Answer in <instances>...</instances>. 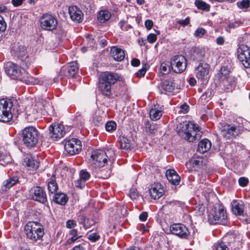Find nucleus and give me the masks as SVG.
I'll list each match as a JSON object with an SVG mask.
<instances>
[{"label": "nucleus", "instance_id": "nucleus-53", "mask_svg": "<svg viewBox=\"0 0 250 250\" xmlns=\"http://www.w3.org/2000/svg\"><path fill=\"white\" fill-rule=\"evenodd\" d=\"M215 250H229V249L225 242L223 241L216 244Z\"/></svg>", "mask_w": 250, "mask_h": 250}, {"label": "nucleus", "instance_id": "nucleus-5", "mask_svg": "<svg viewBox=\"0 0 250 250\" xmlns=\"http://www.w3.org/2000/svg\"><path fill=\"white\" fill-rule=\"evenodd\" d=\"M112 154L114 155V151L112 149H109L106 152L102 150H96L93 151L91 158L93 164L96 167H103L107 162V159L109 157H111Z\"/></svg>", "mask_w": 250, "mask_h": 250}, {"label": "nucleus", "instance_id": "nucleus-61", "mask_svg": "<svg viewBox=\"0 0 250 250\" xmlns=\"http://www.w3.org/2000/svg\"><path fill=\"white\" fill-rule=\"evenodd\" d=\"M176 172L173 169H168L166 171V175L168 181H172L171 178Z\"/></svg>", "mask_w": 250, "mask_h": 250}, {"label": "nucleus", "instance_id": "nucleus-43", "mask_svg": "<svg viewBox=\"0 0 250 250\" xmlns=\"http://www.w3.org/2000/svg\"><path fill=\"white\" fill-rule=\"evenodd\" d=\"M42 104L43 109L45 110L48 114H50L53 111V109L50 103L45 100H42Z\"/></svg>", "mask_w": 250, "mask_h": 250}, {"label": "nucleus", "instance_id": "nucleus-49", "mask_svg": "<svg viewBox=\"0 0 250 250\" xmlns=\"http://www.w3.org/2000/svg\"><path fill=\"white\" fill-rule=\"evenodd\" d=\"M96 222L94 220H83V227L85 229H90L94 226Z\"/></svg>", "mask_w": 250, "mask_h": 250}, {"label": "nucleus", "instance_id": "nucleus-40", "mask_svg": "<svg viewBox=\"0 0 250 250\" xmlns=\"http://www.w3.org/2000/svg\"><path fill=\"white\" fill-rule=\"evenodd\" d=\"M11 161L10 155L7 153L0 152V165L5 166Z\"/></svg>", "mask_w": 250, "mask_h": 250}, {"label": "nucleus", "instance_id": "nucleus-1", "mask_svg": "<svg viewBox=\"0 0 250 250\" xmlns=\"http://www.w3.org/2000/svg\"><path fill=\"white\" fill-rule=\"evenodd\" d=\"M122 80L117 74L112 72H105L100 75L99 79L98 89L101 93L108 97L111 95V85Z\"/></svg>", "mask_w": 250, "mask_h": 250}, {"label": "nucleus", "instance_id": "nucleus-11", "mask_svg": "<svg viewBox=\"0 0 250 250\" xmlns=\"http://www.w3.org/2000/svg\"><path fill=\"white\" fill-rule=\"evenodd\" d=\"M209 64L204 62H200L195 70L197 78L202 82L207 81L209 78Z\"/></svg>", "mask_w": 250, "mask_h": 250}, {"label": "nucleus", "instance_id": "nucleus-56", "mask_svg": "<svg viewBox=\"0 0 250 250\" xmlns=\"http://www.w3.org/2000/svg\"><path fill=\"white\" fill-rule=\"evenodd\" d=\"M74 121L77 122L78 124H80V125H82L84 123V120L82 116V115L77 113L76 115L75 116V119H74Z\"/></svg>", "mask_w": 250, "mask_h": 250}, {"label": "nucleus", "instance_id": "nucleus-37", "mask_svg": "<svg viewBox=\"0 0 250 250\" xmlns=\"http://www.w3.org/2000/svg\"><path fill=\"white\" fill-rule=\"evenodd\" d=\"M18 178L17 176L10 178L3 182V186L5 189H8L16 185L18 183Z\"/></svg>", "mask_w": 250, "mask_h": 250}, {"label": "nucleus", "instance_id": "nucleus-45", "mask_svg": "<svg viewBox=\"0 0 250 250\" xmlns=\"http://www.w3.org/2000/svg\"><path fill=\"white\" fill-rule=\"evenodd\" d=\"M250 0H242L237 2V5L240 9H247L250 6Z\"/></svg>", "mask_w": 250, "mask_h": 250}, {"label": "nucleus", "instance_id": "nucleus-64", "mask_svg": "<svg viewBox=\"0 0 250 250\" xmlns=\"http://www.w3.org/2000/svg\"><path fill=\"white\" fill-rule=\"evenodd\" d=\"M145 25L146 28L149 30H150L153 25V22L152 20H146L145 22Z\"/></svg>", "mask_w": 250, "mask_h": 250}, {"label": "nucleus", "instance_id": "nucleus-22", "mask_svg": "<svg viewBox=\"0 0 250 250\" xmlns=\"http://www.w3.org/2000/svg\"><path fill=\"white\" fill-rule=\"evenodd\" d=\"M80 177L74 181V186L78 188H82L85 186V182L90 178V174L85 170H81L79 172Z\"/></svg>", "mask_w": 250, "mask_h": 250}, {"label": "nucleus", "instance_id": "nucleus-12", "mask_svg": "<svg viewBox=\"0 0 250 250\" xmlns=\"http://www.w3.org/2000/svg\"><path fill=\"white\" fill-rule=\"evenodd\" d=\"M229 250H238L241 245L242 238L240 235L229 234L223 238Z\"/></svg>", "mask_w": 250, "mask_h": 250}, {"label": "nucleus", "instance_id": "nucleus-18", "mask_svg": "<svg viewBox=\"0 0 250 250\" xmlns=\"http://www.w3.org/2000/svg\"><path fill=\"white\" fill-rule=\"evenodd\" d=\"M227 217L226 211L221 205L218 208L216 207L211 208L208 214V219H227Z\"/></svg>", "mask_w": 250, "mask_h": 250}, {"label": "nucleus", "instance_id": "nucleus-30", "mask_svg": "<svg viewBox=\"0 0 250 250\" xmlns=\"http://www.w3.org/2000/svg\"><path fill=\"white\" fill-rule=\"evenodd\" d=\"M47 188L48 191L51 193H55L58 189L56 177L54 174L48 180Z\"/></svg>", "mask_w": 250, "mask_h": 250}, {"label": "nucleus", "instance_id": "nucleus-19", "mask_svg": "<svg viewBox=\"0 0 250 250\" xmlns=\"http://www.w3.org/2000/svg\"><path fill=\"white\" fill-rule=\"evenodd\" d=\"M164 193V188L160 183H154L151 185L149 194L152 198L158 199L163 195Z\"/></svg>", "mask_w": 250, "mask_h": 250}, {"label": "nucleus", "instance_id": "nucleus-34", "mask_svg": "<svg viewBox=\"0 0 250 250\" xmlns=\"http://www.w3.org/2000/svg\"><path fill=\"white\" fill-rule=\"evenodd\" d=\"M145 130L149 134H153L158 129L157 124H151L149 121L145 122Z\"/></svg>", "mask_w": 250, "mask_h": 250}, {"label": "nucleus", "instance_id": "nucleus-57", "mask_svg": "<svg viewBox=\"0 0 250 250\" xmlns=\"http://www.w3.org/2000/svg\"><path fill=\"white\" fill-rule=\"evenodd\" d=\"M238 182L239 185L241 187H244L248 185L249 183V180L246 177H242L239 179Z\"/></svg>", "mask_w": 250, "mask_h": 250}, {"label": "nucleus", "instance_id": "nucleus-15", "mask_svg": "<svg viewBox=\"0 0 250 250\" xmlns=\"http://www.w3.org/2000/svg\"><path fill=\"white\" fill-rule=\"evenodd\" d=\"M30 196L34 200L41 203H45L47 200L46 195L44 190L40 187L34 186L29 190Z\"/></svg>", "mask_w": 250, "mask_h": 250}, {"label": "nucleus", "instance_id": "nucleus-44", "mask_svg": "<svg viewBox=\"0 0 250 250\" xmlns=\"http://www.w3.org/2000/svg\"><path fill=\"white\" fill-rule=\"evenodd\" d=\"M207 222L210 226L221 224L227 225L228 224V220H207Z\"/></svg>", "mask_w": 250, "mask_h": 250}, {"label": "nucleus", "instance_id": "nucleus-42", "mask_svg": "<svg viewBox=\"0 0 250 250\" xmlns=\"http://www.w3.org/2000/svg\"><path fill=\"white\" fill-rule=\"evenodd\" d=\"M15 55L20 59L24 58L25 56V48L23 45H20L15 52Z\"/></svg>", "mask_w": 250, "mask_h": 250}, {"label": "nucleus", "instance_id": "nucleus-29", "mask_svg": "<svg viewBox=\"0 0 250 250\" xmlns=\"http://www.w3.org/2000/svg\"><path fill=\"white\" fill-rule=\"evenodd\" d=\"M211 146L210 141L205 139L201 141L198 144V151L201 153H204L209 150Z\"/></svg>", "mask_w": 250, "mask_h": 250}, {"label": "nucleus", "instance_id": "nucleus-23", "mask_svg": "<svg viewBox=\"0 0 250 250\" xmlns=\"http://www.w3.org/2000/svg\"><path fill=\"white\" fill-rule=\"evenodd\" d=\"M110 56L116 61H123L125 57L124 50L117 46H112L110 51Z\"/></svg>", "mask_w": 250, "mask_h": 250}, {"label": "nucleus", "instance_id": "nucleus-7", "mask_svg": "<svg viewBox=\"0 0 250 250\" xmlns=\"http://www.w3.org/2000/svg\"><path fill=\"white\" fill-rule=\"evenodd\" d=\"M41 28L46 31H53L57 28L58 21L51 14H43L40 19Z\"/></svg>", "mask_w": 250, "mask_h": 250}, {"label": "nucleus", "instance_id": "nucleus-54", "mask_svg": "<svg viewBox=\"0 0 250 250\" xmlns=\"http://www.w3.org/2000/svg\"><path fill=\"white\" fill-rule=\"evenodd\" d=\"M211 89H208L201 97V100L208 101L212 96Z\"/></svg>", "mask_w": 250, "mask_h": 250}, {"label": "nucleus", "instance_id": "nucleus-26", "mask_svg": "<svg viewBox=\"0 0 250 250\" xmlns=\"http://www.w3.org/2000/svg\"><path fill=\"white\" fill-rule=\"evenodd\" d=\"M21 81L27 84H42L43 82L31 76L28 72L23 71L20 78Z\"/></svg>", "mask_w": 250, "mask_h": 250}, {"label": "nucleus", "instance_id": "nucleus-63", "mask_svg": "<svg viewBox=\"0 0 250 250\" xmlns=\"http://www.w3.org/2000/svg\"><path fill=\"white\" fill-rule=\"evenodd\" d=\"M138 193L135 189H131L130 191V197L132 199H136L138 197Z\"/></svg>", "mask_w": 250, "mask_h": 250}, {"label": "nucleus", "instance_id": "nucleus-25", "mask_svg": "<svg viewBox=\"0 0 250 250\" xmlns=\"http://www.w3.org/2000/svg\"><path fill=\"white\" fill-rule=\"evenodd\" d=\"M176 87L173 80H166L161 83L160 88L166 94L173 92Z\"/></svg>", "mask_w": 250, "mask_h": 250}, {"label": "nucleus", "instance_id": "nucleus-16", "mask_svg": "<svg viewBox=\"0 0 250 250\" xmlns=\"http://www.w3.org/2000/svg\"><path fill=\"white\" fill-rule=\"evenodd\" d=\"M5 71L8 75L13 79L21 77L22 73L21 67L11 62H8L5 64Z\"/></svg>", "mask_w": 250, "mask_h": 250}, {"label": "nucleus", "instance_id": "nucleus-8", "mask_svg": "<svg viewBox=\"0 0 250 250\" xmlns=\"http://www.w3.org/2000/svg\"><path fill=\"white\" fill-rule=\"evenodd\" d=\"M237 58L246 68L250 67V48L246 45L242 44L237 49Z\"/></svg>", "mask_w": 250, "mask_h": 250}, {"label": "nucleus", "instance_id": "nucleus-51", "mask_svg": "<svg viewBox=\"0 0 250 250\" xmlns=\"http://www.w3.org/2000/svg\"><path fill=\"white\" fill-rule=\"evenodd\" d=\"M21 65L23 68H28L31 64V61L27 57L21 59Z\"/></svg>", "mask_w": 250, "mask_h": 250}, {"label": "nucleus", "instance_id": "nucleus-36", "mask_svg": "<svg viewBox=\"0 0 250 250\" xmlns=\"http://www.w3.org/2000/svg\"><path fill=\"white\" fill-rule=\"evenodd\" d=\"M69 234L71 237L68 239L66 243L67 244H71L74 243L77 239L81 237L78 235V230L76 229H72L69 231Z\"/></svg>", "mask_w": 250, "mask_h": 250}, {"label": "nucleus", "instance_id": "nucleus-39", "mask_svg": "<svg viewBox=\"0 0 250 250\" xmlns=\"http://www.w3.org/2000/svg\"><path fill=\"white\" fill-rule=\"evenodd\" d=\"M195 5L199 9L205 11H209L210 6L202 0H195Z\"/></svg>", "mask_w": 250, "mask_h": 250}, {"label": "nucleus", "instance_id": "nucleus-60", "mask_svg": "<svg viewBox=\"0 0 250 250\" xmlns=\"http://www.w3.org/2000/svg\"><path fill=\"white\" fill-rule=\"evenodd\" d=\"M157 40L156 35L155 34H149L147 37V40L150 43H154Z\"/></svg>", "mask_w": 250, "mask_h": 250}, {"label": "nucleus", "instance_id": "nucleus-32", "mask_svg": "<svg viewBox=\"0 0 250 250\" xmlns=\"http://www.w3.org/2000/svg\"><path fill=\"white\" fill-rule=\"evenodd\" d=\"M110 13L106 10L100 11L97 16L98 20L101 23H104L108 21L111 17Z\"/></svg>", "mask_w": 250, "mask_h": 250}, {"label": "nucleus", "instance_id": "nucleus-14", "mask_svg": "<svg viewBox=\"0 0 250 250\" xmlns=\"http://www.w3.org/2000/svg\"><path fill=\"white\" fill-rule=\"evenodd\" d=\"M50 137L57 140L64 136L65 134V127L60 123L52 124L49 127Z\"/></svg>", "mask_w": 250, "mask_h": 250}, {"label": "nucleus", "instance_id": "nucleus-52", "mask_svg": "<svg viewBox=\"0 0 250 250\" xmlns=\"http://www.w3.org/2000/svg\"><path fill=\"white\" fill-rule=\"evenodd\" d=\"M224 83H229L231 87H233L235 84V81L233 77L231 76H228V77L224 79Z\"/></svg>", "mask_w": 250, "mask_h": 250}, {"label": "nucleus", "instance_id": "nucleus-3", "mask_svg": "<svg viewBox=\"0 0 250 250\" xmlns=\"http://www.w3.org/2000/svg\"><path fill=\"white\" fill-rule=\"evenodd\" d=\"M24 232L27 238L33 242L42 240L44 234L42 225L35 221H29L26 224Z\"/></svg>", "mask_w": 250, "mask_h": 250}, {"label": "nucleus", "instance_id": "nucleus-17", "mask_svg": "<svg viewBox=\"0 0 250 250\" xmlns=\"http://www.w3.org/2000/svg\"><path fill=\"white\" fill-rule=\"evenodd\" d=\"M78 63L76 62H72L66 66L62 68L61 72L65 77L73 78L78 71Z\"/></svg>", "mask_w": 250, "mask_h": 250}, {"label": "nucleus", "instance_id": "nucleus-58", "mask_svg": "<svg viewBox=\"0 0 250 250\" xmlns=\"http://www.w3.org/2000/svg\"><path fill=\"white\" fill-rule=\"evenodd\" d=\"M205 30L203 28H198L194 33V35L196 37H202L205 33Z\"/></svg>", "mask_w": 250, "mask_h": 250}, {"label": "nucleus", "instance_id": "nucleus-33", "mask_svg": "<svg viewBox=\"0 0 250 250\" xmlns=\"http://www.w3.org/2000/svg\"><path fill=\"white\" fill-rule=\"evenodd\" d=\"M232 211L235 215H241L243 214L244 211V207L243 205L240 204L236 201L233 202L232 204Z\"/></svg>", "mask_w": 250, "mask_h": 250}, {"label": "nucleus", "instance_id": "nucleus-27", "mask_svg": "<svg viewBox=\"0 0 250 250\" xmlns=\"http://www.w3.org/2000/svg\"><path fill=\"white\" fill-rule=\"evenodd\" d=\"M36 107V105H35L32 107H28L26 109V118L30 122H32L36 120L39 117V111Z\"/></svg>", "mask_w": 250, "mask_h": 250}, {"label": "nucleus", "instance_id": "nucleus-24", "mask_svg": "<svg viewBox=\"0 0 250 250\" xmlns=\"http://www.w3.org/2000/svg\"><path fill=\"white\" fill-rule=\"evenodd\" d=\"M23 165L29 170H35L39 167V162L31 154H27L25 156Z\"/></svg>", "mask_w": 250, "mask_h": 250}, {"label": "nucleus", "instance_id": "nucleus-41", "mask_svg": "<svg viewBox=\"0 0 250 250\" xmlns=\"http://www.w3.org/2000/svg\"><path fill=\"white\" fill-rule=\"evenodd\" d=\"M171 69V62H163L160 65V70L163 74H168Z\"/></svg>", "mask_w": 250, "mask_h": 250}, {"label": "nucleus", "instance_id": "nucleus-46", "mask_svg": "<svg viewBox=\"0 0 250 250\" xmlns=\"http://www.w3.org/2000/svg\"><path fill=\"white\" fill-rule=\"evenodd\" d=\"M88 239L92 242H95L100 238V235L97 232L87 234Z\"/></svg>", "mask_w": 250, "mask_h": 250}, {"label": "nucleus", "instance_id": "nucleus-10", "mask_svg": "<svg viewBox=\"0 0 250 250\" xmlns=\"http://www.w3.org/2000/svg\"><path fill=\"white\" fill-rule=\"evenodd\" d=\"M64 149L70 155L77 154L82 149L81 142L76 138L68 140L65 142Z\"/></svg>", "mask_w": 250, "mask_h": 250}, {"label": "nucleus", "instance_id": "nucleus-6", "mask_svg": "<svg viewBox=\"0 0 250 250\" xmlns=\"http://www.w3.org/2000/svg\"><path fill=\"white\" fill-rule=\"evenodd\" d=\"M13 103L10 100H0V122L7 123L13 118L11 112Z\"/></svg>", "mask_w": 250, "mask_h": 250}, {"label": "nucleus", "instance_id": "nucleus-31", "mask_svg": "<svg viewBox=\"0 0 250 250\" xmlns=\"http://www.w3.org/2000/svg\"><path fill=\"white\" fill-rule=\"evenodd\" d=\"M53 201L58 204L64 205L68 201V197L66 194L63 193H55Z\"/></svg>", "mask_w": 250, "mask_h": 250}, {"label": "nucleus", "instance_id": "nucleus-9", "mask_svg": "<svg viewBox=\"0 0 250 250\" xmlns=\"http://www.w3.org/2000/svg\"><path fill=\"white\" fill-rule=\"evenodd\" d=\"M171 69L177 73L183 72L187 67V60L183 55H177L173 57L171 61Z\"/></svg>", "mask_w": 250, "mask_h": 250}, {"label": "nucleus", "instance_id": "nucleus-28", "mask_svg": "<svg viewBox=\"0 0 250 250\" xmlns=\"http://www.w3.org/2000/svg\"><path fill=\"white\" fill-rule=\"evenodd\" d=\"M163 111L159 105H154L152 106L149 111L150 118L153 121H157L162 116Z\"/></svg>", "mask_w": 250, "mask_h": 250}, {"label": "nucleus", "instance_id": "nucleus-55", "mask_svg": "<svg viewBox=\"0 0 250 250\" xmlns=\"http://www.w3.org/2000/svg\"><path fill=\"white\" fill-rule=\"evenodd\" d=\"M171 178H172V181H169L172 184H173L174 185H177L179 184L180 180V177L177 174V173H176L175 174L173 175V176H172Z\"/></svg>", "mask_w": 250, "mask_h": 250}, {"label": "nucleus", "instance_id": "nucleus-13", "mask_svg": "<svg viewBox=\"0 0 250 250\" xmlns=\"http://www.w3.org/2000/svg\"><path fill=\"white\" fill-rule=\"evenodd\" d=\"M170 230L172 234L181 238H187L189 233L187 227L181 223L171 225L170 227Z\"/></svg>", "mask_w": 250, "mask_h": 250}, {"label": "nucleus", "instance_id": "nucleus-2", "mask_svg": "<svg viewBox=\"0 0 250 250\" xmlns=\"http://www.w3.org/2000/svg\"><path fill=\"white\" fill-rule=\"evenodd\" d=\"M179 135L185 134L184 138L188 142H192L200 136V132L198 125L191 122H185L177 125Z\"/></svg>", "mask_w": 250, "mask_h": 250}, {"label": "nucleus", "instance_id": "nucleus-62", "mask_svg": "<svg viewBox=\"0 0 250 250\" xmlns=\"http://www.w3.org/2000/svg\"><path fill=\"white\" fill-rule=\"evenodd\" d=\"M76 222L74 220H68L66 226L67 228L71 229L76 226Z\"/></svg>", "mask_w": 250, "mask_h": 250}, {"label": "nucleus", "instance_id": "nucleus-35", "mask_svg": "<svg viewBox=\"0 0 250 250\" xmlns=\"http://www.w3.org/2000/svg\"><path fill=\"white\" fill-rule=\"evenodd\" d=\"M102 168L101 169H100L99 171L97 172V176L100 178L102 179H107L108 178L110 175L111 173V170L110 168L105 167V168H102L100 167V168Z\"/></svg>", "mask_w": 250, "mask_h": 250}, {"label": "nucleus", "instance_id": "nucleus-21", "mask_svg": "<svg viewBox=\"0 0 250 250\" xmlns=\"http://www.w3.org/2000/svg\"><path fill=\"white\" fill-rule=\"evenodd\" d=\"M69 14L71 20L77 22H81L83 20V13L80 9L76 6L69 7Z\"/></svg>", "mask_w": 250, "mask_h": 250}, {"label": "nucleus", "instance_id": "nucleus-38", "mask_svg": "<svg viewBox=\"0 0 250 250\" xmlns=\"http://www.w3.org/2000/svg\"><path fill=\"white\" fill-rule=\"evenodd\" d=\"M119 143L120 148L123 149L127 150L130 148L129 141L126 137L122 136L120 137Z\"/></svg>", "mask_w": 250, "mask_h": 250}, {"label": "nucleus", "instance_id": "nucleus-47", "mask_svg": "<svg viewBox=\"0 0 250 250\" xmlns=\"http://www.w3.org/2000/svg\"><path fill=\"white\" fill-rule=\"evenodd\" d=\"M202 161L201 158L191 159L187 164V165L192 166L193 167H198L201 165Z\"/></svg>", "mask_w": 250, "mask_h": 250}, {"label": "nucleus", "instance_id": "nucleus-48", "mask_svg": "<svg viewBox=\"0 0 250 250\" xmlns=\"http://www.w3.org/2000/svg\"><path fill=\"white\" fill-rule=\"evenodd\" d=\"M229 71L228 69L225 66L222 67L220 69V73L219 74V78L220 79L224 80V79L228 77Z\"/></svg>", "mask_w": 250, "mask_h": 250}, {"label": "nucleus", "instance_id": "nucleus-50", "mask_svg": "<svg viewBox=\"0 0 250 250\" xmlns=\"http://www.w3.org/2000/svg\"><path fill=\"white\" fill-rule=\"evenodd\" d=\"M116 128V124L115 122L109 121L105 125V128L107 131H112Z\"/></svg>", "mask_w": 250, "mask_h": 250}, {"label": "nucleus", "instance_id": "nucleus-59", "mask_svg": "<svg viewBox=\"0 0 250 250\" xmlns=\"http://www.w3.org/2000/svg\"><path fill=\"white\" fill-rule=\"evenodd\" d=\"M6 28V24L3 17L0 15V32L4 31Z\"/></svg>", "mask_w": 250, "mask_h": 250}, {"label": "nucleus", "instance_id": "nucleus-4", "mask_svg": "<svg viewBox=\"0 0 250 250\" xmlns=\"http://www.w3.org/2000/svg\"><path fill=\"white\" fill-rule=\"evenodd\" d=\"M22 142L27 147H33L38 142V131L35 127H26L22 130Z\"/></svg>", "mask_w": 250, "mask_h": 250}, {"label": "nucleus", "instance_id": "nucleus-20", "mask_svg": "<svg viewBox=\"0 0 250 250\" xmlns=\"http://www.w3.org/2000/svg\"><path fill=\"white\" fill-rule=\"evenodd\" d=\"M222 135L226 139H230L236 136L238 134V130L234 126L226 125L224 126L221 131Z\"/></svg>", "mask_w": 250, "mask_h": 250}]
</instances>
